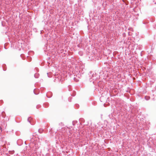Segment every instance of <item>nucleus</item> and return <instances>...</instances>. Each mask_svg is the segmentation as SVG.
Returning <instances> with one entry per match:
<instances>
[{"instance_id":"nucleus-5","label":"nucleus","mask_w":156,"mask_h":156,"mask_svg":"<svg viewBox=\"0 0 156 156\" xmlns=\"http://www.w3.org/2000/svg\"><path fill=\"white\" fill-rule=\"evenodd\" d=\"M39 75L38 73H36L34 75V77L36 78H38L39 76Z\"/></svg>"},{"instance_id":"nucleus-8","label":"nucleus","mask_w":156,"mask_h":156,"mask_svg":"<svg viewBox=\"0 0 156 156\" xmlns=\"http://www.w3.org/2000/svg\"><path fill=\"white\" fill-rule=\"evenodd\" d=\"M44 106L45 107H48V105H49V104L48 103H45L44 104Z\"/></svg>"},{"instance_id":"nucleus-3","label":"nucleus","mask_w":156,"mask_h":156,"mask_svg":"<svg viewBox=\"0 0 156 156\" xmlns=\"http://www.w3.org/2000/svg\"><path fill=\"white\" fill-rule=\"evenodd\" d=\"M32 119V118L31 117H29L27 119V121L28 122H29L30 124H31V125H33V123L31 122V120Z\"/></svg>"},{"instance_id":"nucleus-1","label":"nucleus","mask_w":156,"mask_h":156,"mask_svg":"<svg viewBox=\"0 0 156 156\" xmlns=\"http://www.w3.org/2000/svg\"><path fill=\"white\" fill-rule=\"evenodd\" d=\"M89 75L90 76H91L90 78L89 79V81L90 82H92L94 83V81L98 79H99V76L96 73H92V72H90Z\"/></svg>"},{"instance_id":"nucleus-2","label":"nucleus","mask_w":156,"mask_h":156,"mask_svg":"<svg viewBox=\"0 0 156 156\" xmlns=\"http://www.w3.org/2000/svg\"><path fill=\"white\" fill-rule=\"evenodd\" d=\"M61 78V77L60 76H59L58 77H57V78H56V79L54 80V81L55 82H62Z\"/></svg>"},{"instance_id":"nucleus-13","label":"nucleus","mask_w":156,"mask_h":156,"mask_svg":"<svg viewBox=\"0 0 156 156\" xmlns=\"http://www.w3.org/2000/svg\"><path fill=\"white\" fill-rule=\"evenodd\" d=\"M76 107H77V108H78V107H79V105H76Z\"/></svg>"},{"instance_id":"nucleus-11","label":"nucleus","mask_w":156,"mask_h":156,"mask_svg":"<svg viewBox=\"0 0 156 156\" xmlns=\"http://www.w3.org/2000/svg\"><path fill=\"white\" fill-rule=\"evenodd\" d=\"M0 129L1 130V131H2V128L1 126L0 125Z\"/></svg>"},{"instance_id":"nucleus-10","label":"nucleus","mask_w":156,"mask_h":156,"mask_svg":"<svg viewBox=\"0 0 156 156\" xmlns=\"http://www.w3.org/2000/svg\"><path fill=\"white\" fill-rule=\"evenodd\" d=\"M48 141L47 140H45V142L46 143H47V145L48 146H49V145H50V144H49L48 143Z\"/></svg>"},{"instance_id":"nucleus-12","label":"nucleus","mask_w":156,"mask_h":156,"mask_svg":"<svg viewBox=\"0 0 156 156\" xmlns=\"http://www.w3.org/2000/svg\"><path fill=\"white\" fill-rule=\"evenodd\" d=\"M71 98V97H69V98H68V100L69 101H71L69 100V99L70 98Z\"/></svg>"},{"instance_id":"nucleus-6","label":"nucleus","mask_w":156,"mask_h":156,"mask_svg":"<svg viewBox=\"0 0 156 156\" xmlns=\"http://www.w3.org/2000/svg\"><path fill=\"white\" fill-rule=\"evenodd\" d=\"M38 90H36L35 89L34 90V94L36 95L38 94Z\"/></svg>"},{"instance_id":"nucleus-4","label":"nucleus","mask_w":156,"mask_h":156,"mask_svg":"<svg viewBox=\"0 0 156 156\" xmlns=\"http://www.w3.org/2000/svg\"><path fill=\"white\" fill-rule=\"evenodd\" d=\"M144 98L146 100H148L150 99V97L149 96H146L144 97Z\"/></svg>"},{"instance_id":"nucleus-14","label":"nucleus","mask_w":156,"mask_h":156,"mask_svg":"<svg viewBox=\"0 0 156 156\" xmlns=\"http://www.w3.org/2000/svg\"><path fill=\"white\" fill-rule=\"evenodd\" d=\"M73 125H74V124H73Z\"/></svg>"},{"instance_id":"nucleus-7","label":"nucleus","mask_w":156,"mask_h":156,"mask_svg":"<svg viewBox=\"0 0 156 156\" xmlns=\"http://www.w3.org/2000/svg\"><path fill=\"white\" fill-rule=\"evenodd\" d=\"M43 130L42 129H38V132L40 133H43Z\"/></svg>"},{"instance_id":"nucleus-9","label":"nucleus","mask_w":156,"mask_h":156,"mask_svg":"<svg viewBox=\"0 0 156 156\" xmlns=\"http://www.w3.org/2000/svg\"><path fill=\"white\" fill-rule=\"evenodd\" d=\"M76 95V93L75 91H73V94L71 95L72 96H74Z\"/></svg>"}]
</instances>
